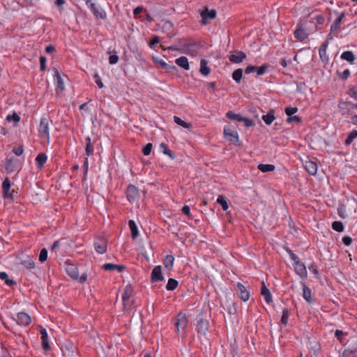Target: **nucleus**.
Returning a JSON list of instances; mask_svg holds the SVG:
<instances>
[{"mask_svg": "<svg viewBox=\"0 0 357 357\" xmlns=\"http://www.w3.org/2000/svg\"><path fill=\"white\" fill-rule=\"evenodd\" d=\"M47 259V250L43 248L39 254L38 259L40 262H45Z\"/></svg>", "mask_w": 357, "mask_h": 357, "instance_id": "obj_53", "label": "nucleus"}, {"mask_svg": "<svg viewBox=\"0 0 357 357\" xmlns=\"http://www.w3.org/2000/svg\"><path fill=\"white\" fill-rule=\"evenodd\" d=\"M301 283L303 287V298L309 305L313 304L314 300L312 297L311 289L306 285L305 282H301Z\"/></svg>", "mask_w": 357, "mask_h": 357, "instance_id": "obj_15", "label": "nucleus"}, {"mask_svg": "<svg viewBox=\"0 0 357 357\" xmlns=\"http://www.w3.org/2000/svg\"><path fill=\"white\" fill-rule=\"evenodd\" d=\"M174 122L176 124L182 126L184 128H190L191 127V124L190 123L184 121L181 118L178 117L176 116H174Z\"/></svg>", "mask_w": 357, "mask_h": 357, "instance_id": "obj_44", "label": "nucleus"}, {"mask_svg": "<svg viewBox=\"0 0 357 357\" xmlns=\"http://www.w3.org/2000/svg\"><path fill=\"white\" fill-rule=\"evenodd\" d=\"M17 323L20 326H27L30 324L31 317L26 312H20L17 314Z\"/></svg>", "mask_w": 357, "mask_h": 357, "instance_id": "obj_12", "label": "nucleus"}, {"mask_svg": "<svg viewBox=\"0 0 357 357\" xmlns=\"http://www.w3.org/2000/svg\"><path fill=\"white\" fill-rule=\"evenodd\" d=\"M217 202L222 206L223 211H226L228 209L229 205L225 196L219 195Z\"/></svg>", "mask_w": 357, "mask_h": 357, "instance_id": "obj_40", "label": "nucleus"}, {"mask_svg": "<svg viewBox=\"0 0 357 357\" xmlns=\"http://www.w3.org/2000/svg\"><path fill=\"white\" fill-rule=\"evenodd\" d=\"M349 75H350V70L349 69H346L342 73H339L340 77L343 81H345L346 79H347Z\"/></svg>", "mask_w": 357, "mask_h": 357, "instance_id": "obj_61", "label": "nucleus"}, {"mask_svg": "<svg viewBox=\"0 0 357 357\" xmlns=\"http://www.w3.org/2000/svg\"><path fill=\"white\" fill-rule=\"evenodd\" d=\"M20 264L29 269H33L35 267L34 261L29 257L22 260Z\"/></svg>", "mask_w": 357, "mask_h": 357, "instance_id": "obj_42", "label": "nucleus"}, {"mask_svg": "<svg viewBox=\"0 0 357 357\" xmlns=\"http://www.w3.org/2000/svg\"><path fill=\"white\" fill-rule=\"evenodd\" d=\"M269 66V65L268 63H264L263 64L262 66H259V67H257V69H256V71H257V75H264L268 67Z\"/></svg>", "mask_w": 357, "mask_h": 357, "instance_id": "obj_51", "label": "nucleus"}, {"mask_svg": "<svg viewBox=\"0 0 357 357\" xmlns=\"http://www.w3.org/2000/svg\"><path fill=\"white\" fill-rule=\"evenodd\" d=\"M226 117L228 118L230 120L236 121L238 122H242L243 120V116L238 114H236L233 112L232 111H229L227 112Z\"/></svg>", "mask_w": 357, "mask_h": 357, "instance_id": "obj_34", "label": "nucleus"}, {"mask_svg": "<svg viewBox=\"0 0 357 357\" xmlns=\"http://www.w3.org/2000/svg\"><path fill=\"white\" fill-rule=\"evenodd\" d=\"M13 152L17 156L22 155L24 149L22 146H15L13 149Z\"/></svg>", "mask_w": 357, "mask_h": 357, "instance_id": "obj_59", "label": "nucleus"}, {"mask_svg": "<svg viewBox=\"0 0 357 357\" xmlns=\"http://www.w3.org/2000/svg\"><path fill=\"white\" fill-rule=\"evenodd\" d=\"M162 31L163 33H166L169 38H172L175 35L173 23L170 21L165 22L162 26Z\"/></svg>", "mask_w": 357, "mask_h": 357, "instance_id": "obj_20", "label": "nucleus"}, {"mask_svg": "<svg viewBox=\"0 0 357 357\" xmlns=\"http://www.w3.org/2000/svg\"><path fill=\"white\" fill-rule=\"evenodd\" d=\"M309 270L315 275L317 278H319V273L317 270V266L314 264H312L309 266Z\"/></svg>", "mask_w": 357, "mask_h": 357, "instance_id": "obj_63", "label": "nucleus"}, {"mask_svg": "<svg viewBox=\"0 0 357 357\" xmlns=\"http://www.w3.org/2000/svg\"><path fill=\"white\" fill-rule=\"evenodd\" d=\"M160 42V38L158 36H154L149 42V46L153 48L156 44Z\"/></svg>", "mask_w": 357, "mask_h": 357, "instance_id": "obj_55", "label": "nucleus"}, {"mask_svg": "<svg viewBox=\"0 0 357 357\" xmlns=\"http://www.w3.org/2000/svg\"><path fill=\"white\" fill-rule=\"evenodd\" d=\"M236 294L238 295L240 298L245 302L250 298V292L247 290L246 287L241 282H238L236 284Z\"/></svg>", "mask_w": 357, "mask_h": 357, "instance_id": "obj_8", "label": "nucleus"}, {"mask_svg": "<svg viewBox=\"0 0 357 357\" xmlns=\"http://www.w3.org/2000/svg\"><path fill=\"white\" fill-rule=\"evenodd\" d=\"M337 107L342 115H349L354 109V103L351 101H341Z\"/></svg>", "mask_w": 357, "mask_h": 357, "instance_id": "obj_7", "label": "nucleus"}, {"mask_svg": "<svg viewBox=\"0 0 357 357\" xmlns=\"http://www.w3.org/2000/svg\"><path fill=\"white\" fill-rule=\"evenodd\" d=\"M341 357H357V353L347 348L343 351Z\"/></svg>", "mask_w": 357, "mask_h": 357, "instance_id": "obj_49", "label": "nucleus"}, {"mask_svg": "<svg viewBox=\"0 0 357 357\" xmlns=\"http://www.w3.org/2000/svg\"><path fill=\"white\" fill-rule=\"evenodd\" d=\"M188 319L183 312H179L177 315L175 326L178 333L184 334L185 328L188 326Z\"/></svg>", "mask_w": 357, "mask_h": 357, "instance_id": "obj_2", "label": "nucleus"}, {"mask_svg": "<svg viewBox=\"0 0 357 357\" xmlns=\"http://www.w3.org/2000/svg\"><path fill=\"white\" fill-rule=\"evenodd\" d=\"M340 58L342 60H345L350 63H353L356 59V56L351 51H345L342 52V54L340 56Z\"/></svg>", "mask_w": 357, "mask_h": 357, "instance_id": "obj_27", "label": "nucleus"}, {"mask_svg": "<svg viewBox=\"0 0 357 357\" xmlns=\"http://www.w3.org/2000/svg\"><path fill=\"white\" fill-rule=\"evenodd\" d=\"M243 77V69L238 68L232 73V78L236 83H240Z\"/></svg>", "mask_w": 357, "mask_h": 357, "instance_id": "obj_36", "label": "nucleus"}, {"mask_svg": "<svg viewBox=\"0 0 357 357\" xmlns=\"http://www.w3.org/2000/svg\"><path fill=\"white\" fill-rule=\"evenodd\" d=\"M133 293L132 288L130 285H127L125 288L124 292L122 295V300L123 303L124 307H126V305L131 306L132 305V302L129 303V299L132 297Z\"/></svg>", "mask_w": 357, "mask_h": 357, "instance_id": "obj_14", "label": "nucleus"}, {"mask_svg": "<svg viewBox=\"0 0 357 357\" xmlns=\"http://www.w3.org/2000/svg\"><path fill=\"white\" fill-rule=\"evenodd\" d=\"M332 229L337 232H342L344 231V225L340 221H334L332 223Z\"/></svg>", "mask_w": 357, "mask_h": 357, "instance_id": "obj_45", "label": "nucleus"}, {"mask_svg": "<svg viewBox=\"0 0 357 357\" xmlns=\"http://www.w3.org/2000/svg\"><path fill=\"white\" fill-rule=\"evenodd\" d=\"M348 348L357 353V340H351V342L349 344Z\"/></svg>", "mask_w": 357, "mask_h": 357, "instance_id": "obj_64", "label": "nucleus"}, {"mask_svg": "<svg viewBox=\"0 0 357 357\" xmlns=\"http://www.w3.org/2000/svg\"><path fill=\"white\" fill-rule=\"evenodd\" d=\"M115 267H116V264H111V263L105 264L102 266V268L105 271H112L114 270Z\"/></svg>", "mask_w": 357, "mask_h": 357, "instance_id": "obj_62", "label": "nucleus"}, {"mask_svg": "<svg viewBox=\"0 0 357 357\" xmlns=\"http://www.w3.org/2000/svg\"><path fill=\"white\" fill-rule=\"evenodd\" d=\"M109 63L112 65L116 64L119 61V56L116 51L109 52Z\"/></svg>", "mask_w": 357, "mask_h": 357, "instance_id": "obj_48", "label": "nucleus"}, {"mask_svg": "<svg viewBox=\"0 0 357 357\" xmlns=\"http://www.w3.org/2000/svg\"><path fill=\"white\" fill-rule=\"evenodd\" d=\"M94 249L99 254H104L107 252V241L103 237H100L94 241Z\"/></svg>", "mask_w": 357, "mask_h": 357, "instance_id": "obj_5", "label": "nucleus"}, {"mask_svg": "<svg viewBox=\"0 0 357 357\" xmlns=\"http://www.w3.org/2000/svg\"><path fill=\"white\" fill-rule=\"evenodd\" d=\"M356 138H357V130H354L347 136V139H345L344 144L347 146H349L351 144L353 140Z\"/></svg>", "mask_w": 357, "mask_h": 357, "instance_id": "obj_43", "label": "nucleus"}, {"mask_svg": "<svg viewBox=\"0 0 357 357\" xmlns=\"http://www.w3.org/2000/svg\"><path fill=\"white\" fill-rule=\"evenodd\" d=\"M38 132L40 137L45 138L49 140V119L47 118L43 117L40 119Z\"/></svg>", "mask_w": 357, "mask_h": 357, "instance_id": "obj_3", "label": "nucleus"}, {"mask_svg": "<svg viewBox=\"0 0 357 357\" xmlns=\"http://www.w3.org/2000/svg\"><path fill=\"white\" fill-rule=\"evenodd\" d=\"M347 93L357 100V84L350 87Z\"/></svg>", "mask_w": 357, "mask_h": 357, "instance_id": "obj_52", "label": "nucleus"}, {"mask_svg": "<svg viewBox=\"0 0 357 357\" xmlns=\"http://www.w3.org/2000/svg\"><path fill=\"white\" fill-rule=\"evenodd\" d=\"M128 225L131 231V236L132 238H136L139 236V231L135 222L132 220H130L128 222Z\"/></svg>", "mask_w": 357, "mask_h": 357, "instance_id": "obj_30", "label": "nucleus"}, {"mask_svg": "<svg viewBox=\"0 0 357 357\" xmlns=\"http://www.w3.org/2000/svg\"><path fill=\"white\" fill-rule=\"evenodd\" d=\"M246 57V54L243 51L235 50L234 54L229 56V60L234 63H240L243 62Z\"/></svg>", "mask_w": 357, "mask_h": 357, "instance_id": "obj_9", "label": "nucleus"}, {"mask_svg": "<svg viewBox=\"0 0 357 357\" xmlns=\"http://www.w3.org/2000/svg\"><path fill=\"white\" fill-rule=\"evenodd\" d=\"M161 269V266H156L153 268L151 275V282L163 281L165 280Z\"/></svg>", "mask_w": 357, "mask_h": 357, "instance_id": "obj_13", "label": "nucleus"}, {"mask_svg": "<svg viewBox=\"0 0 357 357\" xmlns=\"http://www.w3.org/2000/svg\"><path fill=\"white\" fill-rule=\"evenodd\" d=\"M344 17V13H342L340 14V15L335 20L334 23L331 26V33L328 36L327 39L331 40L333 38L331 36V33L332 32H335L336 30L339 29L340 28V24L342 21V19Z\"/></svg>", "mask_w": 357, "mask_h": 357, "instance_id": "obj_22", "label": "nucleus"}, {"mask_svg": "<svg viewBox=\"0 0 357 357\" xmlns=\"http://www.w3.org/2000/svg\"><path fill=\"white\" fill-rule=\"evenodd\" d=\"M54 78L56 80V86L57 88L60 89L61 91L64 90V84L63 82V79L61 78L59 72L57 69H55V75Z\"/></svg>", "mask_w": 357, "mask_h": 357, "instance_id": "obj_33", "label": "nucleus"}, {"mask_svg": "<svg viewBox=\"0 0 357 357\" xmlns=\"http://www.w3.org/2000/svg\"><path fill=\"white\" fill-rule=\"evenodd\" d=\"M86 148H85V154L87 156H90L93 153V146L91 143V138L89 137H86Z\"/></svg>", "mask_w": 357, "mask_h": 357, "instance_id": "obj_31", "label": "nucleus"}, {"mask_svg": "<svg viewBox=\"0 0 357 357\" xmlns=\"http://www.w3.org/2000/svg\"><path fill=\"white\" fill-rule=\"evenodd\" d=\"M93 79L95 80V82L97 84V85L98 86V87L100 89H102L104 87V84H103L102 82L101 81V79H100V76L98 75V74L96 73L93 76Z\"/></svg>", "mask_w": 357, "mask_h": 357, "instance_id": "obj_60", "label": "nucleus"}, {"mask_svg": "<svg viewBox=\"0 0 357 357\" xmlns=\"http://www.w3.org/2000/svg\"><path fill=\"white\" fill-rule=\"evenodd\" d=\"M175 63L178 66H180L181 68H183L185 70H189V68H190L188 59L185 56H181L178 59H176L175 61Z\"/></svg>", "mask_w": 357, "mask_h": 357, "instance_id": "obj_26", "label": "nucleus"}, {"mask_svg": "<svg viewBox=\"0 0 357 357\" xmlns=\"http://www.w3.org/2000/svg\"><path fill=\"white\" fill-rule=\"evenodd\" d=\"M305 169L310 174L314 176L317 172V165L315 162L311 160L306 161Z\"/></svg>", "mask_w": 357, "mask_h": 357, "instance_id": "obj_24", "label": "nucleus"}, {"mask_svg": "<svg viewBox=\"0 0 357 357\" xmlns=\"http://www.w3.org/2000/svg\"><path fill=\"white\" fill-rule=\"evenodd\" d=\"M216 10L215 9L208 10L207 8L204 9L201 13L202 17V24H206L208 23V20H213L216 17Z\"/></svg>", "mask_w": 357, "mask_h": 357, "instance_id": "obj_11", "label": "nucleus"}, {"mask_svg": "<svg viewBox=\"0 0 357 357\" xmlns=\"http://www.w3.org/2000/svg\"><path fill=\"white\" fill-rule=\"evenodd\" d=\"M127 199L130 202H133L137 200L139 197V192L138 188L132 185H128L126 190Z\"/></svg>", "mask_w": 357, "mask_h": 357, "instance_id": "obj_6", "label": "nucleus"}, {"mask_svg": "<svg viewBox=\"0 0 357 357\" xmlns=\"http://www.w3.org/2000/svg\"><path fill=\"white\" fill-rule=\"evenodd\" d=\"M296 90L298 92H302L305 88L306 84L304 82H296Z\"/></svg>", "mask_w": 357, "mask_h": 357, "instance_id": "obj_57", "label": "nucleus"}, {"mask_svg": "<svg viewBox=\"0 0 357 357\" xmlns=\"http://www.w3.org/2000/svg\"><path fill=\"white\" fill-rule=\"evenodd\" d=\"M153 59L155 63H159L160 65V66L162 68H164V69L168 70V69H170V68H172V69H175L176 68V67L174 66H170L169 68V65L166 62H165L163 60H162V59H158L156 57H153Z\"/></svg>", "mask_w": 357, "mask_h": 357, "instance_id": "obj_47", "label": "nucleus"}, {"mask_svg": "<svg viewBox=\"0 0 357 357\" xmlns=\"http://www.w3.org/2000/svg\"><path fill=\"white\" fill-rule=\"evenodd\" d=\"M47 59L44 56H40V70L44 71L46 69Z\"/></svg>", "mask_w": 357, "mask_h": 357, "instance_id": "obj_58", "label": "nucleus"}, {"mask_svg": "<svg viewBox=\"0 0 357 357\" xmlns=\"http://www.w3.org/2000/svg\"><path fill=\"white\" fill-rule=\"evenodd\" d=\"M160 151L165 155H167L171 159H174V154L169 149L167 145L165 143H161L160 144Z\"/></svg>", "mask_w": 357, "mask_h": 357, "instance_id": "obj_35", "label": "nucleus"}, {"mask_svg": "<svg viewBox=\"0 0 357 357\" xmlns=\"http://www.w3.org/2000/svg\"><path fill=\"white\" fill-rule=\"evenodd\" d=\"M261 119L266 125H271L275 119L274 116V111L272 109L270 110L266 114L262 115Z\"/></svg>", "mask_w": 357, "mask_h": 357, "instance_id": "obj_28", "label": "nucleus"}, {"mask_svg": "<svg viewBox=\"0 0 357 357\" xmlns=\"http://www.w3.org/2000/svg\"><path fill=\"white\" fill-rule=\"evenodd\" d=\"M207 64L208 62L205 59L201 60L199 72L204 76L208 75L211 73V69Z\"/></svg>", "mask_w": 357, "mask_h": 357, "instance_id": "obj_29", "label": "nucleus"}, {"mask_svg": "<svg viewBox=\"0 0 357 357\" xmlns=\"http://www.w3.org/2000/svg\"><path fill=\"white\" fill-rule=\"evenodd\" d=\"M258 169L261 172L266 173L273 171L275 169V166L270 164H259L258 165Z\"/></svg>", "mask_w": 357, "mask_h": 357, "instance_id": "obj_38", "label": "nucleus"}, {"mask_svg": "<svg viewBox=\"0 0 357 357\" xmlns=\"http://www.w3.org/2000/svg\"><path fill=\"white\" fill-rule=\"evenodd\" d=\"M261 294L262 296H264L266 303L269 304L272 302L271 294L270 292V290L265 285V283L264 281L261 282Z\"/></svg>", "mask_w": 357, "mask_h": 357, "instance_id": "obj_23", "label": "nucleus"}, {"mask_svg": "<svg viewBox=\"0 0 357 357\" xmlns=\"http://www.w3.org/2000/svg\"><path fill=\"white\" fill-rule=\"evenodd\" d=\"M47 156L44 153H40L36 158L37 166L39 169H42L47 162Z\"/></svg>", "mask_w": 357, "mask_h": 357, "instance_id": "obj_25", "label": "nucleus"}, {"mask_svg": "<svg viewBox=\"0 0 357 357\" xmlns=\"http://www.w3.org/2000/svg\"><path fill=\"white\" fill-rule=\"evenodd\" d=\"M6 120L8 122L13 121L15 123V126L20 121V116L15 112L13 113L12 114H8L6 117Z\"/></svg>", "mask_w": 357, "mask_h": 357, "instance_id": "obj_46", "label": "nucleus"}, {"mask_svg": "<svg viewBox=\"0 0 357 357\" xmlns=\"http://www.w3.org/2000/svg\"><path fill=\"white\" fill-rule=\"evenodd\" d=\"M289 317V310L287 307H284L282 310V315L281 317L280 322L282 325H287Z\"/></svg>", "mask_w": 357, "mask_h": 357, "instance_id": "obj_41", "label": "nucleus"}, {"mask_svg": "<svg viewBox=\"0 0 357 357\" xmlns=\"http://www.w3.org/2000/svg\"><path fill=\"white\" fill-rule=\"evenodd\" d=\"M294 37L300 40L303 41L305 39L307 38V33L305 31L304 29L302 28V26L300 23L298 24L296 29L294 31Z\"/></svg>", "mask_w": 357, "mask_h": 357, "instance_id": "obj_19", "label": "nucleus"}, {"mask_svg": "<svg viewBox=\"0 0 357 357\" xmlns=\"http://www.w3.org/2000/svg\"><path fill=\"white\" fill-rule=\"evenodd\" d=\"M197 331L198 334L206 337L209 328L208 320L203 317V312L197 315Z\"/></svg>", "mask_w": 357, "mask_h": 357, "instance_id": "obj_1", "label": "nucleus"}, {"mask_svg": "<svg viewBox=\"0 0 357 357\" xmlns=\"http://www.w3.org/2000/svg\"><path fill=\"white\" fill-rule=\"evenodd\" d=\"M302 121L301 118L298 116H291L290 117H287V122L290 123L291 122L301 123Z\"/></svg>", "mask_w": 357, "mask_h": 357, "instance_id": "obj_56", "label": "nucleus"}, {"mask_svg": "<svg viewBox=\"0 0 357 357\" xmlns=\"http://www.w3.org/2000/svg\"><path fill=\"white\" fill-rule=\"evenodd\" d=\"M66 271L67 274L73 280H78L79 278V273L78 269L75 266V265L73 264L66 263Z\"/></svg>", "mask_w": 357, "mask_h": 357, "instance_id": "obj_16", "label": "nucleus"}, {"mask_svg": "<svg viewBox=\"0 0 357 357\" xmlns=\"http://www.w3.org/2000/svg\"><path fill=\"white\" fill-rule=\"evenodd\" d=\"M224 135L225 138L231 142H238V135L237 132L231 130L230 129L224 128Z\"/></svg>", "mask_w": 357, "mask_h": 357, "instance_id": "obj_21", "label": "nucleus"}, {"mask_svg": "<svg viewBox=\"0 0 357 357\" xmlns=\"http://www.w3.org/2000/svg\"><path fill=\"white\" fill-rule=\"evenodd\" d=\"M0 279L5 281V283L8 286L16 284V282L13 280L8 278V275L6 272H0Z\"/></svg>", "mask_w": 357, "mask_h": 357, "instance_id": "obj_37", "label": "nucleus"}, {"mask_svg": "<svg viewBox=\"0 0 357 357\" xmlns=\"http://www.w3.org/2000/svg\"><path fill=\"white\" fill-rule=\"evenodd\" d=\"M10 181L8 178H6L2 183L3 194L4 198L13 199V193L10 192Z\"/></svg>", "mask_w": 357, "mask_h": 357, "instance_id": "obj_17", "label": "nucleus"}, {"mask_svg": "<svg viewBox=\"0 0 357 357\" xmlns=\"http://www.w3.org/2000/svg\"><path fill=\"white\" fill-rule=\"evenodd\" d=\"M153 145L151 143L146 144L142 149V152L144 155H149L152 151Z\"/></svg>", "mask_w": 357, "mask_h": 357, "instance_id": "obj_54", "label": "nucleus"}, {"mask_svg": "<svg viewBox=\"0 0 357 357\" xmlns=\"http://www.w3.org/2000/svg\"><path fill=\"white\" fill-rule=\"evenodd\" d=\"M294 266L296 274L303 278H307V272L306 267L303 263L301 262L300 259L294 262Z\"/></svg>", "mask_w": 357, "mask_h": 357, "instance_id": "obj_10", "label": "nucleus"}, {"mask_svg": "<svg viewBox=\"0 0 357 357\" xmlns=\"http://www.w3.org/2000/svg\"><path fill=\"white\" fill-rule=\"evenodd\" d=\"M297 112H298V107H293L289 106L284 109V112L288 116V117L293 116V114H294Z\"/></svg>", "mask_w": 357, "mask_h": 357, "instance_id": "obj_50", "label": "nucleus"}, {"mask_svg": "<svg viewBox=\"0 0 357 357\" xmlns=\"http://www.w3.org/2000/svg\"><path fill=\"white\" fill-rule=\"evenodd\" d=\"M86 5L89 7L93 15L97 17L102 20H105L107 17L106 12L101 8L97 6L96 3H93L91 0H87Z\"/></svg>", "mask_w": 357, "mask_h": 357, "instance_id": "obj_4", "label": "nucleus"}, {"mask_svg": "<svg viewBox=\"0 0 357 357\" xmlns=\"http://www.w3.org/2000/svg\"><path fill=\"white\" fill-rule=\"evenodd\" d=\"M174 257L173 255H167L164 259L163 264L166 268L171 270L174 266Z\"/></svg>", "mask_w": 357, "mask_h": 357, "instance_id": "obj_32", "label": "nucleus"}, {"mask_svg": "<svg viewBox=\"0 0 357 357\" xmlns=\"http://www.w3.org/2000/svg\"><path fill=\"white\" fill-rule=\"evenodd\" d=\"M40 333L41 334L42 347L45 351L50 349V345L48 342V335L45 328L40 326Z\"/></svg>", "mask_w": 357, "mask_h": 357, "instance_id": "obj_18", "label": "nucleus"}, {"mask_svg": "<svg viewBox=\"0 0 357 357\" xmlns=\"http://www.w3.org/2000/svg\"><path fill=\"white\" fill-rule=\"evenodd\" d=\"M178 282L174 278H169L166 285L167 291H173L178 287Z\"/></svg>", "mask_w": 357, "mask_h": 357, "instance_id": "obj_39", "label": "nucleus"}]
</instances>
